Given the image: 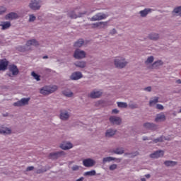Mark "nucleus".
<instances>
[{
    "label": "nucleus",
    "mask_w": 181,
    "mask_h": 181,
    "mask_svg": "<svg viewBox=\"0 0 181 181\" xmlns=\"http://www.w3.org/2000/svg\"><path fill=\"white\" fill-rule=\"evenodd\" d=\"M26 46H39V42L36 40H30L27 42Z\"/></svg>",
    "instance_id": "obj_18"
},
{
    "label": "nucleus",
    "mask_w": 181,
    "mask_h": 181,
    "mask_svg": "<svg viewBox=\"0 0 181 181\" xmlns=\"http://www.w3.org/2000/svg\"><path fill=\"white\" fill-rule=\"evenodd\" d=\"M112 35H115V33H117V30L115 29H113L111 32Z\"/></svg>",
    "instance_id": "obj_54"
},
{
    "label": "nucleus",
    "mask_w": 181,
    "mask_h": 181,
    "mask_svg": "<svg viewBox=\"0 0 181 181\" xmlns=\"http://www.w3.org/2000/svg\"><path fill=\"white\" fill-rule=\"evenodd\" d=\"M8 64L9 62L6 59L0 60V71H5L8 69Z\"/></svg>",
    "instance_id": "obj_9"
},
{
    "label": "nucleus",
    "mask_w": 181,
    "mask_h": 181,
    "mask_svg": "<svg viewBox=\"0 0 181 181\" xmlns=\"http://www.w3.org/2000/svg\"><path fill=\"white\" fill-rule=\"evenodd\" d=\"M149 12H151V9H149V8H146V9H144V10L140 11V15H141V16H142V17H145V16H146V15H147L148 13H149Z\"/></svg>",
    "instance_id": "obj_27"
},
{
    "label": "nucleus",
    "mask_w": 181,
    "mask_h": 181,
    "mask_svg": "<svg viewBox=\"0 0 181 181\" xmlns=\"http://www.w3.org/2000/svg\"><path fill=\"white\" fill-rule=\"evenodd\" d=\"M155 127H156V125L153 123H145L144 124V127L146 128V129H155Z\"/></svg>",
    "instance_id": "obj_19"
},
{
    "label": "nucleus",
    "mask_w": 181,
    "mask_h": 181,
    "mask_svg": "<svg viewBox=\"0 0 181 181\" xmlns=\"http://www.w3.org/2000/svg\"><path fill=\"white\" fill-rule=\"evenodd\" d=\"M145 177H146L147 179H149V177H151V175L147 174V175H145Z\"/></svg>",
    "instance_id": "obj_57"
},
{
    "label": "nucleus",
    "mask_w": 181,
    "mask_h": 181,
    "mask_svg": "<svg viewBox=\"0 0 181 181\" xmlns=\"http://www.w3.org/2000/svg\"><path fill=\"white\" fill-rule=\"evenodd\" d=\"M156 108H157L158 110H163V105H160V104H158V105H156Z\"/></svg>",
    "instance_id": "obj_44"
},
{
    "label": "nucleus",
    "mask_w": 181,
    "mask_h": 181,
    "mask_svg": "<svg viewBox=\"0 0 181 181\" xmlns=\"http://www.w3.org/2000/svg\"><path fill=\"white\" fill-rule=\"evenodd\" d=\"M112 114H118V112H119V111H118V110L117 109H114L112 111Z\"/></svg>",
    "instance_id": "obj_47"
},
{
    "label": "nucleus",
    "mask_w": 181,
    "mask_h": 181,
    "mask_svg": "<svg viewBox=\"0 0 181 181\" xmlns=\"http://www.w3.org/2000/svg\"><path fill=\"white\" fill-rule=\"evenodd\" d=\"M159 102V98L155 97L153 100H150L149 105L150 107H152L153 105H155V104H157V103Z\"/></svg>",
    "instance_id": "obj_29"
},
{
    "label": "nucleus",
    "mask_w": 181,
    "mask_h": 181,
    "mask_svg": "<svg viewBox=\"0 0 181 181\" xmlns=\"http://www.w3.org/2000/svg\"><path fill=\"white\" fill-rule=\"evenodd\" d=\"M153 57H149L146 61V63H153Z\"/></svg>",
    "instance_id": "obj_41"
},
{
    "label": "nucleus",
    "mask_w": 181,
    "mask_h": 181,
    "mask_svg": "<svg viewBox=\"0 0 181 181\" xmlns=\"http://www.w3.org/2000/svg\"><path fill=\"white\" fill-rule=\"evenodd\" d=\"M148 37L151 40H157V39H159V35L156 33H152L149 35Z\"/></svg>",
    "instance_id": "obj_28"
},
{
    "label": "nucleus",
    "mask_w": 181,
    "mask_h": 181,
    "mask_svg": "<svg viewBox=\"0 0 181 181\" xmlns=\"http://www.w3.org/2000/svg\"><path fill=\"white\" fill-rule=\"evenodd\" d=\"M70 78L71 80H80V78H83V74L80 71L74 72Z\"/></svg>",
    "instance_id": "obj_11"
},
{
    "label": "nucleus",
    "mask_w": 181,
    "mask_h": 181,
    "mask_svg": "<svg viewBox=\"0 0 181 181\" xmlns=\"http://www.w3.org/2000/svg\"><path fill=\"white\" fill-rule=\"evenodd\" d=\"M60 148L64 149V151H67V149H69V142H63L60 145Z\"/></svg>",
    "instance_id": "obj_30"
},
{
    "label": "nucleus",
    "mask_w": 181,
    "mask_h": 181,
    "mask_svg": "<svg viewBox=\"0 0 181 181\" xmlns=\"http://www.w3.org/2000/svg\"><path fill=\"white\" fill-rule=\"evenodd\" d=\"M164 164L165 166H175L177 165V163L176 161L166 160L164 162Z\"/></svg>",
    "instance_id": "obj_25"
},
{
    "label": "nucleus",
    "mask_w": 181,
    "mask_h": 181,
    "mask_svg": "<svg viewBox=\"0 0 181 181\" xmlns=\"http://www.w3.org/2000/svg\"><path fill=\"white\" fill-rule=\"evenodd\" d=\"M5 18L6 20L9 19L12 21L13 19H18V18H19V16L16 13L11 12L7 14Z\"/></svg>",
    "instance_id": "obj_15"
},
{
    "label": "nucleus",
    "mask_w": 181,
    "mask_h": 181,
    "mask_svg": "<svg viewBox=\"0 0 181 181\" xmlns=\"http://www.w3.org/2000/svg\"><path fill=\"white\" fill-rule=\"evenodd\" d=\"M73 148V144L71 143H69V149H71Z\"/></svg>",
    "instance_id": "obj_51"
},
{
    "label": "nucleus",
    "mask_w": 181,
    "mask_h": 181,
    "mask_svg": "<svg viewBox=\"0 0 181 181\" xmlns=\"http://www.w3.org/2000/svg\"><path fill=\"white\" fill-rule=\"evenodd\" d=\"M29 7L33 11H39L40 9V4H39V1L37 0H31Z\"/></svg>",
    "instance_id": "obj_3"
},
{
    "label": "nucleus",
    "mask_w": 181,
    "mask_h": 181,
    "mask_svg": "<svg viewBox=\"0 0 181 181\" xmlns=\"http://www.w3.org/2000/svg\"><path fill=\"white\" fill-rule=\"evenodd\" d=\"M176 83H177V84H181V80L180 79L177 80Z\"/></svg>",
    "instance_id": "obj_55"
},
{
    "label": "nucleus",
    "mask_w": 181,
    "mask_h": 181,
    "mask_svg": "<svg viewBox=\"0 0 181 181\" xmlns=\"http://www.w3.org/2000/svg\"><path fill=\"white\" fill-rule=\"evenodd\" d=\"M69 97H73V93L72 92L69 93Z\"/></svg>",
    "instance_id": "obj_56"
},
{
    "label": "nucleus",
    "mask_w": 181,
    "mask_h": 181,
    "mask_svg": "<svg viewBox=\"0 0 181 181\" xmlns=\"http://www.w3.org/2000/svg\"><path fill=\"white\" fill-rule=\"evenodd\" d=\"M75 59H84L86 57V52L80 49H76L74 54Z\"/></svg>",
    "instance_id": "obj_8"
},
{
    "label": "nucleus",
    "mask_w": 181,
    "mask_h": 181,
    "mask_svg": "<svg viewBox=\"0 0 181 181\" xmlns=\"http://www.w3.org/2000/svg\"><path fill=\"white\" fill-rule=\"evenodd\" d=\"M75 66L76 67H79L80 69H84V67H86V62H83V61L77 62L75 63Z\"/></svg>",
    "instance_id": "obj_22"
},
{
    "label": "nucleus",
    "mask_w": 181,
    "mask_h": 181,
    "mask_svg": "<svg viewBox=\"0 0 181 181\" xmlns=\"http://www.w3.org/2000/svg\"><path fill=\"white\" fill-rule=\"evenodd\" d=\"M8 70L11 73L12 76H18L19 74V69L15 64L9 65Z\"/></svg>",
    "instance_id": "obj_5"
},
{
    "label": "nucleus",
    "mask_w": 181,
    "mask_h": 181,
    "mask_svg": "<svg viewBox=\"0 0 181 181\" xmlns=\"http://www.w3.org/2000/svg\"><path fill=\"white\" fill-rule=\"evenodd\" d=\"M6 12V8L4 6H0V15H2V13H5Z\"/></svg>",
    "instance_id": "obj_38"
},
{
    "label": "nucleus",
    "mask_w": 181,
    "mask_h": 181,
    "mask_svg": "<svg viewBox=\"0 0 181 181\" xmlns=\"http://www.w3.org/2000/svg\"><path fill=\"white\" fill-rule=\"evenodd\" d=\"M117 106L119 108H127L128 107V105L127 104V103L117 102Z\"/></svg>",
    "instance_id": "obj_33"
},
{
    "label": "nucleus",
    "mask_w": 181,
    "mask_h": 181,
    "mask_svg": "<svg viewBox=\"0 0 181 181\" xmlns=\"http://www.w3.org/2000/svg\"><path fill=\"white\" fill-rule=\"evenodd\" d=\"M115 65L119 69H122L127 66V62H125V59L118 57L115 59Z\"/></svg>",
    "instance_id": "obj_2"
},
{
    "label": "nucleus",
    "mask_w": 181,
    "mask_h": 181,
    "mask_svg": "<svg viewBox=\"0 0 181 181\" xmlns=\"http://www.w3.org/2000/svg\"><path fill=\"white\" fill-rule=\"evenodd\" d=\"M72 170H78V165H74L72 167Z\"/></svg>",
    "instance_id": "obj_46"
},
{
    "label": "nucleus",
    "mask_w": 181,
    "mask_h": 181,
    "mask_svg": "<svg viewBox=\"0 0 181 181\" xmlns=\"http://www.w3.org/2000/svg\"><path fill=\"white\" fill-rule=\"evenodd\" d=\"M8 76L9 77H12V74H8Z\"/></svg>",
    "instance_id": "obj_61"
},
{
    "label": "nucleus",
    "mask_w": 181,
    "mask_h": 181,
    "mask_svg": "<svg viewBox=\"0 0 181 181\" xmlns=\"http://www.w3.org/2000/svg\"><path fill=\"white\" fill-rule=\"evenodd\" d=\"M144 90H145V91H151V90H152V88L148 86V87L145 88Z\"/></svg>",
    "instance_id": "obj_48"
},
{
    "label": "nucleus",
    "mask_w": 181,
    "mask_h": 181,
    "mask_svg": "<svg viewBox=\"0 0 181 181\" xmlns=\"http://www.w3.org/2000/svg\"><path fill=\"white\" fill-rule=\"evenodd\" d=\"M124 153V149L122 148H117L115 151V153H117V155H122Z\"/></svg>",
    "instance_id": "obj_37"
},
{
    "label": "nucleus",
    "mask_w": 181,
    "mask_h": 181,
    "mask_svg": "<svg viewBox=\"0 0 181 181\" xmlns=\"http://www.w3.org/2000/svg\"><path fill=\"white\" fill-rule=\"evenodd\" d=\"M92 25H93V28H98V25H97V23L92 24Z\"/></svg>",
    "instance_id": "obj_53"
},
{
    "label": "nucleus",
    "mask_w": 181,
    "mask_h": 181,
    "mask_svg": "<svg viewBox=\"0 0 181 181\" xmlns=\"http://www.w3.org/2000/svg\"><path fill=\"white\" fill-rule=\"evenodd\" d=\"M111 160H115V158L106 157V158H104L103 160V163H105L106 162H111Z\"/></svg>",
    "instance_id": "obj_34"
},
{
    "label": "nucleus",
    "mask_w": 181,
    "mask_h": 181,
    "mask_svg": "<svg viewBox=\"0 0 181 181\" xmlns=\"http://www.w3.org/2000/svg\"><path fill=\"white\" fill-rule=\"evenodd\" d=\"M63 155H64V152L58 151L49 153V159H57V158H60V156H63Z\"/></svg>",
    "instance_id": "obj_10"
},
{
    "label": "nucleus",
    "mask_w": 181,
    "mask_h": 181,
    "mask_svg": "<svg viewBox=\"0 0 181 181\" xmlns=\"http://www.w3.org/2000/svg\"><path fill=\"white\" fill-rule=\"evenodd\" d=\"M37 173H42L41 170H37Z\"/></svg>",
    "instance_id": "obj_59"
},
{
    "label": "nucleus",
    "mask_w": 181,
    "mask_h": 181,
    "mask_svg": "<svg viewBox=\"0 0 181 181\" xmlns=\"http://www.w3.org/2000/svg\"><path fill=\"white\" fill-rule=\"evenodd\" d=\"M116 168H117V164H112L109 168L110 170H115Z\"/></svg>",
    "instance_id": "obj_42"
},
{
    "label": "nucleus",
    "mask_w": 181,
    "mask_h": 181,
    "mask_svg": "<svg viewBox=\"0 0 181 181\" xmlns=\"http://www.w3.org/2000/svg\"><path fill=\"white\" fill-rule=\"evenodd\" d=\"M169 139H170V138L166 139V138H165L163 136H161V137H160L158 139H155L153 141V142H155L156 144L157 142H163V141H169Z\"/></svg>",
    "instance_id": "obj_32"
},
{
    "label": "nucleus",
    "mask_w": 181,
    "mask_h": 181,
    "mask_svg": "<svg viewBox=\"0 0 181 181\" xmlns=\"http://www.w3.org/2000/svg\"><path fill=\"white\" fill-rule=\"evenodd\" d=\"M173 115H174V117H176V113H173Z\"/></svg>",
    "instance_id": "obj_62"
},
{
    "label": "nucleus",
    "mask_w": 181,
    "mask_h": 181,
    "mask_svg": "<svg viewBox=\"0 0 181 181\" xmlns=\"http://www.w3.org/2000/svg\"><path fill=\"white\" fill-rule=\"evenodd\" d=\"M57 90V86H44L40 89V93L42 94V95H49V94H52V93H54Z\"/></svg>",
    "instance_id": "obj_1"
},
{
    "label": "nucleus",
    "mask_w": 181,
    "mask_h": 181,
    "mask_svg": "<svg viewBox=\"0 0 181 181\" xmlns=\"http://www.w3.org/2000/svg\"><path fill=\"white\" fill-rule=\"evenodd\" d=\"M148 139V137H144L143 141H146Z\"/></svg>",
    "instance_id": "obj_60"
},
{
    "label": "nucleus",
    "mask_w": 181,
    "mask_h": 181,
    "mask_svg": "<svg viewBox=\"0 0 181 181\" xmlns=\"http://www.w3.org/2000/svg\"><path fill=\"white\" fill-rule=\"evenodd\" d=\"M62 93H63L64 95H66V97H69V92L63 91Z\"/></svg>",
    "instance_id": "obj_50"
},
{
    "label": "nucleus",
    "mask_w": 181,
    "mask_h": 181,
    "mask_svg": "<svg viewBox=\"0 0 181 181\" xmlns=\"http://www.w3.org/2000/svg\"><path fill=\"white\" fill-rule=\"evenodd\" d=\"M83 163L86 168H91L95 165V161L91 158H87L83 160Z\"/></svg>",
    "instance_id": "obj_6"
},
{
    "label": "nucleus",
    "mask_w": 181,
    "mask_h": 181,
    "mask_svg": "<svg viewBox=\"0 0 181 181\" xmlns=\"http://www.w3.org/2000/svg\"><path fill=\"white\" fill-rule=\"evenodd\" d=\"M163 151H155L153 153H151L150 155V158H153V159H158V158H160L161 156H163L164 155Z\"/></svg>",
    "instance_id": "obj_12"
},
{
    "label": "nucleus",
    "mask_w": 181,
    "mask_h": 181,
    "mask_svg": "<svg viewBox=\"0 0 181 181\" xmlns=\"http://www.w3.org/2000/svg\"><path fill=\"white\" fill-rule=\"evenodd\" d=\"M129 107L130 108H132V110L135 109V108H138V105H135V104H129Z\"/></svg>",
    "instance_id": "obj_43"
},
{
    "label": "nucleus",
    "mask_w": 181,
    "mask_h": 181,
    "mask_svg": "<svg viewBox=\"0 0 181 181\" xmlns=\"http://www.w3.org/2000/svg\"><path fill=\"white\" fill-rule=\"evenodd\" d=\"M36 17L33 15H30L29 22H35Z\"/></svg>",
    "instance_id": "obj_39"
},
{
    "label": "nucleus",
    "mask_w": 181,
    "mask_h": 181,
    "mask_svg": "<svg viewBox=\"0 0 181 181\" xmlns=\"http://www.w3.org/2000/svg\"><path fill=\"white\" fill-rule=\"evenodd\" d=\"M42 59H49V57L47 55H45V56L42 57Z\"/></svg>",
    "instance_id": "obj_58"
},
{
    "label": "nucleus",
    "mask_w": 181,
    "mask_h": 181,
    "mask_svg": "<svg viewBox=\"0 0 181 181\" xmlns=\"http://www.w3.org/2000/svg\"><path fill=\"white\" fill-rule=\"evenodd\" d=\"M110 121L112 124H115L116 125H119L121 124V118L115 116H112L110 117Z\"/></svg>",
    "instance_id": "obj_14"
},
{
    "label": "nucleus",
    "mask_w": 181,
    "mask_h": 181,
    "mask_svg": "<svg viewBox=\"0 0 181 181\" xmlns=\"http://www.w3.org/2000/svg\"><path fill=\"white\" fill-rule=\"evenodd\" d=\"M31 76H33V77H34V78L37 80V81H40V76L37 75L36 73H35V71H33L31 73Z\"/></svg>",
    "instance_id": "obj_35"
},
{
    "label": "nucleus",
    "mask_w": 181,
    "mask_h": 181,
    "mask_svg": "<svg viewBox=\"0 0 181 181\" xmlns=\"http://www.w3.org/2000/svg\"><path fill=\"white\" fill-rule=\"evenodd\" d=\"M83 180H84V177H83L76 180V181H83Z\"/></svg>",
    "instance_id": "obj_52"
},
{
    "label": "nucleus",
    "mask_w": 181,
    "mask_h": 181,
    "mask_svg": "<svg viewBox=\"0 0 181 181\" xmlns=\"http://www.w3.org/2000/svg\"><path fill=\"white\" fill-rule=\"evenodd\" d=\"M116 132V130L108 129L105 133V136H107V138H110V136H113V135H115Z\"/></svg>",
    "instance_id": "obj_20"
},
{
    "label": "nucleus",
    "mask_w": 181,
    "mask_h": 181,
    "mask_svg": "<svg viewBox=\"0 0 181 181\" xmlns=\"http://www.w3.org/2000/svg\"><path fill=\"white\" fill-rule=\"evenodd\" d=\"M107 18V15L103 14L101 13H99L95 16H93L91 18L90 21L92 22H95V21H103V19H105Z\"/></svg>",
    "instance_id": "obj_4"
},
{
    "label": "nucleus",
    "mask_w": 181,
    "mask_h": 181,
    "mask_svg": "<svg viewBox=\"0 0 181 181\" xmlns=\"http://www.w3.org/2000/svg\"><path fill=\"white\" fill-rule=\"evenodd\" d=\"M70 18H71L72 19H76V18H77V15H70Z\"/></svg>",
    "instance_id": "obj_49"
},
{
    "label": "nucleus",
    "mask_w": 181,
    "mask_h": 181,
    "mask_svg": "<svg viewBox=\"0 0 181 181\" xmlns=\"http://www.w3.org/2000/svg\"><path fill=\"white\" fill-rule=\"evenodd\" d=\"M67 118H69V113L67 112H61L60 119L64 121L67 119Z\"/></svg>",
    "instance_id": "obj_26"
},
{
    "label": "nucleus",
    "mask_w": 181,
    "mask_h": 181,
    "mask_svg": "<svg viewBox=\"0 0 181 181\" xmlns=\"http://www.w3.org/2000/svg\"><path fill=\"white\" fill-rule=\"evenodd\" d=\"M84 45V40L79 39L74 43V47H81Z\"/></svg>",
    "instance_id": "obj_21"
},
{
    "label": "nucleus",
    "mask_w": 181,
    "mask_h": 181,
    "mask_svg": "<svg viewBox=\"0 0 181 181\" xmlns=\"http://www.w3.org/2000/svg\"><path fill=\"white\" fill-rule=\"evenodd\" d=\"M95 170L87 171L84 173L83 176H95Z\"/></svg>",
    "instance_id": "obj_31"
},
{
    "label": "nucleus",
    "mask_w": 181,
    "mask_h": 181,
    "mask_svg": "<svg viewBox=\"0 0 181 181\" xmlns=\"http://www.w3.org/2000/svg\"><path fill=\"white\" fill-rule=\"evenodd\" d=\"M141 181H145V178L141 179Z\"/></svg>",
    "instance_id": "obj_63"
},
{
    "label": "nucleus",
    "mask_w": 181,
    "mask_h": 181,
    "mask_svg": "<svg viewBox=\"0 0 181 181\" xmlns=\"http://www.w3.org/2000/svg\"><path fill=\"white\" fill-rule=\"evenodd\" d=\"M107 25H108V22H98V23H97V25H98V28L99 29H104V28H105V26H107Z\"/></svg>",
    "instance_id": "obj_23"
},
{
    "label": "nucleus",
    "mask_w": 181,
    "mask_h": 181,
    "mask_svg": "<svg viewBox=\"0 0 181 181\" xmlns=\"http://www.w3.org/2000/svg\"><path fill=\"white\" fill-rule=\"evenodd\" d=\"M163 64V62L162 61H157L155 63H153V66H162Z\"/></svg>",
    "instance_id": "obj_40"
},
{
    "label": "nucleus",
    "mask_w": 181,
    "mask_h": 181,
    "mask_svg": "<svg viewBox=\"0 0 181 181\" xmlns=\"http://www.w3.org/2000/svg\"><path fill=\"white\" fill-rule=\"evenodd\" d=\"M33 169H34L33 166H30L27 168L26 170L27 172H30V170H33Z\"/></svg>",
    "instance_id": "obj_45"
},
{
    "label": "nucleus",
    "mask_w": 181,
    "mask_h": 181,
    "mask_svg": "<svg viewBox=\"0 0 181 181\" xmlns=\"http://www.w3.org/2000/svg\"><path fill=\"white\" fill-rule=\"evenodd\" d=\"M30 98H23L20 101L13 103L14 107H22V105H26L29 103Z\"/></svg>",
    "instance_id": "obj_7"
},
{
    "label": "nucleus",
    "mask_w": 181,
    "mask_h": 181,
    "mask_svg": "<svg viewBox=\"0 0 181 181\" xmlns=\"http://www.w3.org/2000/svg\"><path fill=\"white\" fill-rule=\"evenodd\" d=\"M103 94V92L101 91H93L90 93L89 97L90 98H100Z\"/></svg>",
    "instance_id": "obj_16"
},
{
    "label": "nucleus",
    "mask_w": 181,
    "mask_h": 181,
    "mask_svg": "<svg viewBox=\"0 0 181 181\" xmlns=\"http://www.w3.org/2000/svg\"><path fill=\"white\" fill-rule=\"evenodd\" d=\"M165 120H166V116H165V114H163V112H161L157 115L155 119L156 122H159L160 121H165Z\"/></svg>",
    "instance_id": "obj_17"
},
{
    "label": "nucleus",
    "mask_w": 181,
    "mask_h": 181,
    "mask_svg": "<svg viewBox=\"0 0 181 181\" xmlns=\"http://www.w3.org/2000/svg\"><path fill=\"white\" fill-rule=\"evenodd\" d=\"M0 26H2V30H5L6 29H9V28H11V23L4 22V24H1Z\"/></svg>",
    "instance_id": "obj_24"
},
{
    "label": "nucleus",
    "mask_w": 181,
    "mask_h": 181,
    "mask_svg": "<svg viewBox=\"0 0 181 181\" xmlns=\"http://www.w3.org/2000/svg\"><path fill=\"white\" fill-rule=\"evenodd\" d=\"M174 13H178L181 16V6L177 7L173 11Z\"/></svg>",
    "instance_id": "obj_36"
},
{
    "label": "nucleus",
    "mask_w": 181,
    "mask_h": 181,
    "mask_svg": "<svg viewBox=\"0 0 181 181\" xmlns=\"http://www.w3.org/2000/svg\"><path fill=\"white\" fill-rule=\"evenodd\" d=\"M0 134H2V135H9L10 134H12V130L8 127H0Z\"/></svg>",
    "instance_id": "obj_13"
}]
</instances>
